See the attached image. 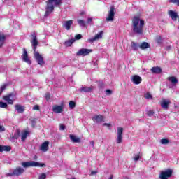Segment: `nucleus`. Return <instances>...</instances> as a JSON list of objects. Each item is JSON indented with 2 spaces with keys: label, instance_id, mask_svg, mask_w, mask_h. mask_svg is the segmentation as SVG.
Instances as JSON below:
<instances>
[{
  "label": "nucleus",
  "instance_id": "obj_1",
  "mask_svg": "<svg viewBox=\"0 0 179 179\" xmlns=\"http://www.w3.org/2000/svg\"><path fill=\"white\" fill-rule=\"evenodd\" d=\"M32 40L31 41V45L34 50V57L38 64V65L43 66L44 65V58L43 55L39 54L38 52L36 51L37 50V45H38V41H37V36L35 33L31 34Z\"/></svg>",
  "mask_w": 179,
  "mask_h": 179
},
{
  "label": "nucleus",
  "instance_id": "obj_2",
  "mask_svg": "<svg viewBox=\"0 0 179 179\" xmlns=\"http://www.w3.org/2000/svg\"><path fill=\"white\" fill-rule=\"evenodd\" d=\"M133 31L136 34L142 36L143 34V26H145V21L139 17L135 16L132 19Z\"/></svg>",
  "mask_w": 179,
  "mask_h": 179
},
{
  "label": "nucleus",
  "instance_id": "obj_3",
  "mask_svg": "<svg viewBox=\"0 0 179 179\" xmlns=\"http://www.w3.org/2000/svg\"><path fill=\"white\" fill-rule=\"evenodd\" d=\"M61 3H62V1H46L45 16H48L49 15H51V13L54 12V8H55V6H59Z\"/></svg>",
  "mask_w": 179,
  "mask_h": 179
},
{
  "label": "nucleus",
  "instance_id": "obj_4",
  "mask_svg": "<svg viewBox=\"0 0 179 179\" xmlns=\"http://www.w3.org/2000/svg\"><path fill=\"white\" fill-rule=\"evenodd\" d=\"M24 171H26V170L24 169V168L17 166L14 169L10 170L9 173H7L6 176V177H13V176H15L16 177H19V176H22V174H23Z\"/></svg>",
  "mask_w": 179,
  "mask_h": 179
},
{
  "label": "nucleus",
  "instance_id": "obj_5",
  "mask_svg": "<svg viewBox=\"0 0 179 179\" xmlns=\"http://www.w3.org/2000/svg\"><path fill=\"white\" fill-rule=\"evenodd\" d=\"M21 164L24 169H27V167H44L45 166L43 163H38L34 161L22 162Z\"/></svg>",
  "mask_w": 179,
  "mask_h": 179
},
{
  "label": "nucleus",
  "instance_id": "obj_6",
  "mask_svg": "<svg viewBox=\"0 0 179 179\" xmlns=\"http://www.w3.org/2000/svg\"><path fill=\"white\" fill-rule=\"evenodd\" d=\"M173 174V171L171 169H167L165 171H163L160 173L159 178L160 179H168L171 177Z\"/></svg>",
  "mask_w": 179,
  "mask_h": 179
},
{
  "label": "nucleus",
  "instance_id": "obj_7",
  "mask_svg": "<svg viewBox=\"0 0 179 179\" xmlns=\"http://www.w3.org/2000/svg\"><path fill=\"white\" fill-rule=\"evenodd\" d=\"M3 100L8 104H13V101L16 100V95L15 94H9L8 95L3 96Z\"/></svg>",
  "mask_w": 179,
  "mask_h": 179
},
{
  "label": "nucleus",
  "instance_id": "obj_8",
  "mask_svg": "<svg viewBox=\"0 0 179 179\" xmlns=\"http://www.w3.org/2000/svg\"><path fill=\"white\" fill-rule=\"evenodd\" d=\"M114 10V6H110L108 16L106 17V22H114V16L115 15Z\"/></svg>",
  "mask_w": 179,
  "mask_h": 179
},
{
  "label": "nucleus",
  "instance_id": "obj_9",
  "mask_svg": "<svg viewBox=\"0 0 179 179\" xmlns=\"http://www.w3.org/2000/svg\"><path fill=\"white\" fill-rule=\"evenodd\" d=\"M103 38V31L99 32L95 36L88 38V43H94V41H99V40H101Z\"/></svg>",
  "mask_w": 179,
  "mask_h": 179
},
{
  "label": "nucleus",
  "instance_id": "obj_10",
  "mask_svg": "<svg viewBox=\"0 0 179 179\" xmlns=\"http://www.w3.org/2000/svg\"><path fill=\"white\" fill-rule=\"evenodd\" d=\"M90 52H93V50L82 48V49L79 50V51L77 52L76 55H78V56L83 55L85 57L86 55H89V54H90Z\"/></svg>",
  "mask_w": 179,
  "mask_h": 179
},
{
  "label": "nucleus",
  "instance_id": "obj_11",
  "mask_svg": "<svg viewBox=\"0 0 179 179\" xmlns=\"http://www.w3.org/2000/svg\"><path fill=\"white\" fill-rule=\"evenodd\" d=\"M122 132H124V128L117 127V143H121L122 142Z\"/></svg>",
  "mask_w": 179,
  "mask_h": 179
},
{
  "label": "nucleus",
  "instance_id": "obj_12",
  "mask_svg": "<svg viewBox=\"0 0 179 179\" xmlns=\"http://www.w3.org/2000/svg\"><path fill=\"white\" fill-rule=\"evenodd\" d=\"M131 82L134 85H141V83H142V78L138 75L132 76Z\"/></svg>",
  "mask_w": 179,
  "mask_h": 179
},
{
  "label": "nucleus",
  "instance_id": "obj_13",
  "mask_svg": "<svg viewBox=\"0 0 179 179\" xmlns=\"http://www.w3.org/2000/svg\"><path fill=\"white\" fill-rule=\"evenodd\" d=\"M92 121L96 124H100L104 121V116L103 115H96L92 117Z\"/></svg>",
  "mask_w": 179,
  "mask_h": 179
},
{
  "label": "nucleus",
  "instance_id": "obj_14",
  "mask_svg": "<svg viewBox=\"0 0 179 179\" xmlns=\"http://www.w3.org/2000/svg\"><path fill=\"white\" fill-rule=\"evenodd\" d=\"M52 111L54 113H56V114H59L64 111V104H62L60 106L55 105L52 106Z\"/></svg>",
  "mask_w": 179,
  "mask_h": 179
},
{
  "label": "nucleus",
  "instance_id": "obj_15",
  "mask_svg": "<svg viewBox=\"0 0 179 179\" xmlns=\"http://www.w3.org/2000/svg\"><path fill=\"white\" fill-rule=\"evenodd\" d=\"M22 58L23 61H24V62H27V64H31V62L29 58V55H27V50H26V49H24V52L22 55Z\"/></svg>",
  "mask_w": 179,
  "mask_h": 179
},
{
  "label": "nucleus",
  "instance_id": "obj_16",
  "mask_svg": "<svg viewBox=\"0 0 179 179\" xmlns=\"http://www.w3.org/2000/svg\"><path fill=\"white\" fill-rule=\"evenodd\" d=\"M48 145H50V142L45 141L41 145L40 150H41V152H47V150H48Z\"/></svg>",
  "mask_w": 179,
  "mask_h": 179
},
{
  "label": "nucleus",
  "instance_id": "obj_17",
  "mask_svg": "<svg viewBox=\"0 0 179 179\" xmlns=\"http://www.w3.org/2000/svg\"><path fill=\"white\" fill-rule=\"evenodd\" d=\"M29 135H30V131H27V130H24L22 131L21 133V140L22 142H24V141H26L27 136H29Z\"/></svg>",
  "mask_w": 179,
  "mask_h": 179
},
{
  "label": "nucleus",
  "instance_id": "obj_18",
  "mask_svg": "<svg viewBox=\"0 0 179 179\" xmlns=\"http://www.w3.org/2000/svg\"><path fill=\"white\" fill-rule=\"evenodd\" d=\"M170 104V101L167 99H164L161 102V107L164 108V110H167L169 108V105Z\"/></svg>",
  "mask_w": 179,
  "mask_h": 179
},
{
  "label": "nucleus",
  "instance_id": "obj_19",
  "mask_svg": "<svg viewBox=\"0 0 179 179\" xmlns=\"http://www.w3.org/2000/svg\"><path fill=\"white\" fill-rule=\"evenodd\" d=\"M168 13L170 17H171L172 20H177V17H178V15L176 11L169 10Z\"/></svg>",
  "mask_w": 179,
  "mask_h": 179
},
{
  "label": "nucleus",
  "instance_id": "obj_20",
  "mask_svg": "<svg viewBox=\"0 0 179 179\" xmlns=\"http://www.w3.org/2000/svg\"><path fill=\"white\" fill-rule=\"evenodd\" d=\"M73 23V21H72V20L65 21L63 23V27H65L66 29L70 30L71 27L72 26Z\"/></svg>",
  "mask_w": 179,
  "mask_h": 179
},
{
  "label": "nucleus",
  "instance_id": "obj_21",
  "mask_svg": "<svg viewBox=\"0 0 179 179\" xmlns=\"http://www.w3.org/2000/svg\"><path fill=\"white\" fill-rule=\"evenodd\" d=\"M70 139L74 143H80V138L75 135H70Z\"/></svg>",
  "mask_w": 179,
  "mask_h": 179
},
{
  "label": "nucleus",
  "instance_id": "obj_22",
  "mask_svg": "<svg viewBox=\"0 0 179 179\" xmlns=\"http://www.w3.org/2000/svg\"><path fill=\"white\" fill-rule=\"evenodd\" d=\"M93 87H83L80 89V92H85V93H89L93 90Z\"/></svg>",
  "mask_w": 179,
  "mask_h": 179
},
{
  "label": "nucleus",
  "instance_id": "obj_23",
  "mask_svg": "<svg viewBox=\"0 0 179 179\" xmlns=\"http://www.w3.org/2000/svg\"><path fill=\"white\" fill-rule=\"evenodd\" d=\"M11 149L10 146L0 145V152H10Z\"/></svg>",
  "mask_w": 179,
  "mask_h": 179
},
{
  "label": "nucleus",
  "instance_id": "obj_24",
  "mask_svg": "<svg viewBox=\"0 0 179 179\" xmlns=\"http://www.w3.org/2000/svg\"><path fill=\"white\" fill-rule=\"evenodd\" d=\"M151 72L152 73H157V74H159V73H162V69L160 67H152L151 69Z\"/></svg>",
  "mask_w": 179,
  "mask_h": 179
},
{
  "label": "nucleus",
  "instance_id": "obj_25",
  "mask_svg": "<svg viewBox=\"0 0 179 179\" xmlns=\"http://www.w3.org/2000/svg\"><path fill=\"white\" fill-rule=\"evenodd\" d=\"M150 45L148 43V42H143L139 45V48L141 50H146V48H149Z\"/></svg>",
  "mask_w": 179,
  "mask_h": 179
},
{
  "label": "nucleus",
  "instance_id": "obj_26",
  "mask_svg": "<svg viewBox=\"0 0 179 179\" xmlns=\"http://www.w3.org/2000/svg\"><path fill=\"white\" fill-rule=\"evenodd\" d=\"M15 110L17 113H23L24 111V107L21 105H15Z\"/></svg>",
  "mask_w": 179,
  "mask_h": 179
},
{
  "label": "nucleus",
  "instance_id": "obj_27",
  "mask_svg": "<svg viewBox=\"0 0 179 179\" xmlns=\"http://www.w3.org/2000/svg\"><path fill=\"white\" fill-rule=\"evenodd\" d=\"M139 44L136 42H131V48L134 51H138V48H139Z\"/></svg>",
  "mask_w": 179,
  "mask_h": 179
},
{
  "label": "nucleus",
  "instance_id": "obj_28",
  "mask_svg": "<svg viewBox=\"0 0 179 179\" xmlns=\"http://www.w3.org/2000/svg\"><path fill=\"white\" fill-rule=\"evenodd\" d=\"M5 43V35L3 33H0V47L3 45Z\"/></svg>",
  "mask_w": 179,
  "mask_h": 179
},
{
  "label": "nucleus",
  "instance_id": "obj_29",
  "mask_svg": "<svg viewBox=\"0 0 179 179\" xmlns=\"http://www.w3.org/2000/svg\"><path fill=\"white\" fill-rule=\"evenodd\" d=\"M73 43H75V38H71L65 42V45H66V47H71Z\"/></svg>",
  "mask_w": 179,
  "mask_h": 179
},
{
  "label": "nucleus",
  "instance_id": "obj_30",
  "mask_svg": "<svg viewBox=\"0 0 179 179\" xmlns=\"http://www.w3.org/2000/svg\"><path fill=\"white\" fill-rule=\"evenodd\" d=\"M168 80H169V82H171L173 83V85H176L177 83V82H178V80H177V78L176 77H169L168 78Z\"/></svg>",
  "mask_w": 179,
  "mask_h": 179
},
{
  "label": "nucleus",
  "instance_id": "obj_31",
  "mask_svg": "<svg viewBox=\"0 0 179 179\" xmlns=\"http://www.w3.org/2000/svg\"><path fill=\"white\" fill-rule=\"evenodd\" d=\"M77 22L79 26H80L81 27H85V26H86V24L85 23V21L83 20H78Z\"/></svg>",
  "mask_w": 179,
  "mask_h": 179
},
{
  "label": "nucleus",
  "instance_id": "obj_32",
  "mask_svg": "<svg viewBox=\"0 0 179 179\" xmlns=\"http://www.w3.org/2000/svg\"><path fill=\"white\" fill-rule=\"evenodd\" d=\"M155 41H157L158 44H162V43H163V39L162 38V36H157L155 38Z\"/></svg>",
  "mask_w": 179,
  "mask_h": 179
},
{
  "label": "nucleus",
  "instance_id": "obj_33",
  "mask_svg": "<svg viewBox=\"0 0 179 179\" xmlns=\"http://www.w3.org/2000/svg\"><path fill=\"white\" fill-rule=\"evenodd\" d=\"M142 158V155H141V153L136 154L134 157V162H138V160H139V159Z\"/></svg>",
  "mask_w": 179,
  "mask_h": 179
},
{
  "label": "nucleus",
  "instance_id": "obj_34",
  "mask_svg": "<svg viewBox=\"0 0 179 179\" xmlns=\"http://www.w3.org/2000/svg\"><path fill=\"white\" fill-rule=\"evenodd\" d=\"M76 104L75 103L74 101H70L69 103V107L71 108V110H73L74 107H76Z\"/></svg>",
  "mask_w": 179,
  "mask_h": 179
},
{
  "label": "nucleus",
  "instance_id": "obj_35",
  "mask_svg": "<svg viewBox=\"0 0 179 179\" xmlns=\"http://www.w3.org/2000/svg\"><path fill=\"white\" fill-rule=\"evenodd\" d=\"M19 136H20V130H17L16 133L13 136V139H17V138H19Z\"/></svg>",
  "mask_w": 179,
  "mask_h": 179
},
{
  "label": "nucleus",
  "instance_id": "obj_36",
  "mask_svg": "<svg viewBox=\"0 0 179 179\" xmlns=\"http://www.w3.org/2000/svg\"><path fill=\"white\" fill-rule=\"evenodd\" d=\"M145 98L148 100H152V94H150V92L145 93Z\"/></svg>",
  "mask_w": 179,
  "mask_h": 179
},
{
  "label": "nucleus",
  "instance_id": "obj_37",
  "mask_svg": "<svg viewBox=\"0 0 179 179\" xmlns=\"http://www.w3.org/2000/svg\"><path fill=\"white\" fill-rule=\"evenodd\" d=\"M8 107V104L5 102H0V108H6Z\"/></svg>",
  "mask_w": 179,
  "mask_h": 179
},
{
  "label": "nucleus",
  "instance_id": "obj_38",
  "mask_svg": "<svg viewBox=\"0 0 179 179\" xmlns=\"http://www.w3.org/2000/svg\"><path fill=\"white\" fill-rule=\"evenodd\" d=\"M8 85L4 84L1 86V90H0V94H2V92L6 89Z\"/></svg>",
  "mask_w": 179,
  "mask_h": 179
},
{
  "label": "nucleus",
  "instance_id": "obj_39",
  "mask_svg": "<svg viewBox=\"0 0 179 179\" xmlns=\"http://www.w3.org/2000/svg\"><path fill=\"white\" fill-rule=\"evenodd\" d=\"M161 143H162V145H167V143H169V140L166 138L162 139Z\"/></svg>",
  "mask_w": 179,
  "mask_h": 179
},
{
  "label": "nucleus",
  "instance_id": "obj_40",
  "mask_svg": "<svg viewBox=\"0 0 179 179\" xmlns=\"http://www.w3.org/2000/svg\"><path fill=\"white\" fill-rule=\"evenodd\" d=\"M147 114H148V117H153L155 112H153V110H149L147 113Z\"/></svg>",
  "mask_w": 179,
  "mask_h": 179
},
{
  "label": "nucleus",
  "instance_id": "obj_41",
  "mask_svg": "<svg viewBox=\"0 0 179 179\" xmlns=\"http://www.w3.org/2000/svg\"><path fill=\"white\" fill-rule=\"evenodd\" d=\"M45 178H47V175H45V173H42L39 176L38 179H45Z\"/></svg>",
  "mask_w": 179,
  "mask_h": 179
},
{
  "label": "nucleus",
  "instance_id": "obj_42",
  "mask_svg": "<svg viewBox=\"0 0 179 179\" xmlns=\"http://www.w3.org/2000/svg\"><path fill=\"white\" fill-rule=\"evenodd\" d=\"M45 99L47 100V101H48V100H50V97H51V94L47 92L45 94Z\"/></svg>",
  "mask_w": 179,
  "mask_h": 179
},
{
  "label": "nucleus",
  "instance_id": "obj_43",
  "mask_svg": "<svg viewBox=\"0 0 179 179\" xmlns=\"http://www.w3.org/2000/svg\"><path fill=\"white\" fill-rule=\"evenodd\" d=\"M103 127H106L109 129H111V124H110V123H104Z\"/></svg>",
  "mask_w": 179,
  "mask_h": 179
},
{
  "label": "nucleus",
  "instance_id": "obj_44",
  "mask_svg": "<svg viewBox=\"0 0 179 179\" xmlns=\"http://www.w3.org/2000/svg\"><path fill=\"white\" fill-rule=\"evenodd\" d=\"M76 40H80L82 38V35L81 34H78L75 36Z\"/></svg>",
  "mask_w": 179,
  "mask_h": 179
},
{
  "label": "nucleus",
  "instance_id": "obj_45",
  "mask_svg": "<svg viewBox=\"0 0 179 179\" xmlns=\"http://www.w3.org/2000/svg\"><path fill=\"white\" fill-rule=\"evenodd\" d=\"M92 22H93V18L90 17V18L87 19V23L88 24H90V23H92Z\"/></svg>",
  "mask_w": 179,
  "mask_h": 179
},
{
  "label": "nucleus",
  "instance_id": "obj_46",
  "mask_svg": "<svg viewBox=\"0 0 179 179\" xmlns=\"http://www.w3.org/2000/svg\"><path fill=\"white\" fill-rule=\"evenodd\" d=\"M59 129H60V131H64L65 130V125L60 124Z\"/></svg>",
  "mask_w": 179,
  "mask_h": 179
},
{
  "label": "nucleus",
  "instance_id": "obj_47",
  "mask_svg": "<svg viewBox=\"0 0 179 179\" xmlns=\"http://www.w3.org/2000/svg\"><path fill=\"white\" fill-rule=\"evenodd\" d=\"M171 2L176 5V6H179V1H171Z\"/></svg>",
  "mask_w": 179,
  "mask_h": 179
},
{
  "label": "nucleus",
  "instance_id": "obj_48",
  "mask_svg": "<svg viewBox=\"0 0 179 179\" xmlns=\"http://www.w3.org/2000/svg\"><path fill=\"white\" fill-rule=\"evenodd\" d=\"M5 131V127L0 125V132H3Z\"/></svg>",
  "mask_w": 179,
  "mask_h": 179
},
{
  "label": "nucleus",
  "instance_id": "obj_49",
  "mask_svg": "<svg viewBox=\"0 0 179 179\" xmlns=\"http://www.w3.org/2000/svg\"><path fill=\"white\" fill-rule=\"evenodd\" d=\"M112 92L111 90H106V94L108 96H110V94H111Z\"/></svg>",
  "mask_w": 179,
  "mask_h": 179
},
{
  "label": "nucleus",
  "instance_id": "obj_50",
  "mask_svg": "<svg viewBox=\"0 0 179 179\" xmlns=\"http://www.w3.org/2000/svg\"><path fill=\"white\" fill-rule=\"evenodd\" d=\"M33 110H40V108L38 107V105H35L33 107Z\"/></svg>",
  "mask_w": 179,
  "mask_h": 179
},
{
  "label": "nucleus",
  "instance_id": "obj_51",
  "mask_svg": "<svg viewBox=\"0 0 179 179\" xmlns=\"http://www.w3.org/2000/svg\"><path fill=\"white\" fill-rule=\"evenodd\" d=\"M90 145H92V148H94V141H91Z\"/></svg>",
  "mask_w": 179,
  "mask_h": 179
},
{
  "label": "nucleus",
  "instance_id": "obj_52",
  "mask_svg": "<svg viewBox=\"0 0 179 179\" xmlns=\"http://www.w3.org/2000/svg\"><path fill=\"white\" fill-rule=\"evenodd\" d=\"M92 176H94V174H97V171H93L91 172Z\"/></svg>",
  "mask_w": 179,
  "mask_h": 179
},
{
  "label": "nucleus",
  "instance_id": "obj_53",
  "mask_svg": "<svg viewBox=\"0 0 179 179\" xmlns=\"http://www.w3.org/2000/svg\"><path fill=\"white\" fill-rule=\"evenodd\" d=\"M113 175H110V176L109 177L108 179H113Z\"/></svg>",
  "mask_w": 179,
  "mask_h": 179
},
{
  "label": "nucleus",
  "instance_id": "obj_54",
  "mask_svg": "<svg viewBox=\"0 0 179 179\" xmlns=\"http://www.w3.org/2000/svg\"><path fill=\"white\" fill-rule=\"evenodd\" d=\"M80 15H85V13H81Z\"/></svg>",
  "mask_w": 179,
  "mask_h": 179
},
{
  "label": "nucleus",
  "instance_id": "obj_55",
  "mask_svg": "<svg viewBox=\"0 0 179 179\" xmlns=\"http://www.w3.org/2000/svg\"><path fill=\"white\" fill-rule=\"evenodd\" d=\"M171 1H179V0H171Z\"/></svg>",
  "mask_w": 179,
  "mask_h": 179
}]
</instances>
